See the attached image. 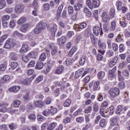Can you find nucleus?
I'll return each mask as SVG.
<instances>
[{
  "label": "nucleus",
  "mask_w": 130,
  "mask_h": 130,
  "mask_svg": "<svg viewBox=\"0 0 130 130\" xmlns=\"http://www.w3.org/2000/svg\"><path fill=\"white\" fill-rule=\"evenodd\" d=\"M86 0V5L88 8L92 9L94 8H98L100 6L99 0Z\"/></svg>",
  "instance_id": "nucleus-1"
},
{
  "label": "nucleus",
  "mask_w": 130,
  "mask_h": 130,
  "mask_svg": "<svg viewBox=\"0 0 130 130\" xmlns=\"http://www.w3.org/2000/svg\"><path fill=\"white\" fill-rule=\"evenodd\" d=\"M120 91L118 88H111L109 90V94L112 98H115L116 96L119 95Z\"/></svg>",
  "instance_id": "nucleus-2"
},
{
  "label": "nucleus",
  "mask_w": 130,
  "mask_h": 130,
  "mask_svg": "<svg viewBox=\"0 0 130 130\" xmlns=\"http://www.w3.org/2000/svg\"><path fill=\"white\" fill-rule=\"evenodd\" d=\"M15 46V42L12 39L7 40L4 45V48L10 49Z\"/></svg>",
  "instance_id": "nucleus-3"
},
{
  "label": "nucleus",
  "mask_w": 130,
  "mask_h": 130,
  "mask_svg": "<svg viewBox=\"0 0 130 130\" xmlns=\"http://www.w3.org/2000/svg\"><path fill=\"white\" fill-rule=\"evenodd\" d=\"M24 5L22 4L16 5L15 7L14 12L16 14H21L24 11Z\"/></svg>",
  "instance_id": "nucleus-4"
},
{
  "label": "nucleus",
  "mask_w": 130,
  "mask_h": 130,
  "mask_svg": "<svg viewBox=\"0 0 130 130\" xmlns=\"http://www.w3.org/2000/svg\"><path fill=\"white\" fill-rule=\"evenodd\" d=\"M36 77V74H33L32 77H29V78H26L22 81V84L23 85H30L31 82L34 80L35 77Z\"/></svg>",
  "instance_id": "nucleus-5"
},
{
  "label": "nucleus",
  "mask_w": 130,
  "mask_h": 130,
  "mask_svg": "<svg viewBox=\"0 0 130 130\" xmlns=\"http://www.w3.org/2000/svg\"><path fill=\"white\" fill-rule=\"evenodd\" d=\"M52 38L51 39H54L55 37V33H56V31H57V25L55 23H53L52 26L51 27L50 30Z\"/></svg>",
  "instance_id": "nucleus-6"
},
{
  "label": "nucleus",
  "mask_w": 130,
  "mask_h": 130,
  "mask_svg": "<svg viewBox=\"0 0 130 130\" xmlns=\"http://www.w3.org/2000/svg\"><path fill=\"white\" fill-rule=\"evenodd\" d=\"M87 27V23L85 22H81L79 24H76L74 26V29L76 31H80V29H84Z\"/></svg>",
  "instance_id": "nucleus-7"
},
{
  "label": "nucleus",
  "mask_w": 130,
  "mask_h": 130,
  "mask_svg": "<svg viewBox=\"0 0 130 130\" xmlns=\"http://www.w3.org/2000/svg\"><path fill=\"white\" fill-rule=\"evenodd\" d=\"M102 18L104 23H108L110 21V16L108 13L104 12L102 14Z\"/></svg>",
  "instance_id": "nucleus-8"
},
{
  "label": "nucleus",
  "mask_w": 130,
  "mask_h": 130,
  "mask_svg": "<svg viewBox=\"0 0 130 130\" xmlns=\"http://www.w3.org/2000/svg\"><path fill=\"white\" fill-rule=\"evenodd\" d=\"M93 33L96 36H99L100 34L101 36L103 35V31H102V28L100 29V27L98 26H95L93 29Z\"/></svg>",
  "instance_id": "nucleus-9"
},
{
  "label": "nucleus",
  "mask_w": 130,
  "mask_h": 130,
  "mask_svg": "<svg viewBox=\"0 0 130 130\" xmlns=\"http://www.w3.org/2000/svg\"><path fill=\"white\" fill-rule=\"evenodd\" d=\"M114 70H116V67H115L113 68V70H111L109 71V75H108V79L109 80H112L114 79L115 77H116V75L114 74Z\"/></svg>",
  "instance_id": "nucleus-10"
},
{
  "label": "nucleus",
  "mask_w": 130,
  "mask_h": 130,
  "mask_svg": "<svg viewBox=\"0 0 130 130\" xmlns=\"http://www.w3.org/2000/svg\"><path fill=\"white\" fill-rule=\"evenodd\" d=\"M62 9H63V5H60L57 10V19L59 20L60 16H61V12H62Z\"/></svg>",
  "instance_id": "nucleus-11"
},
{
  "label": "nucleus",
  "mask_w": 130,
  "mask_h": 130,
  "mask_svg": "<svg viewBox=\"0 0 130 130\" xmlns=\"http://www.w3.org/2000/svg\"><path fill=\"white\" fill-rule=\"evenodd\" d=\"M29 49V47L28 46V45L26 44H23L20 50V52L21 53H25V52H27Z\"/></svg>",
  "instance_id": "nucleus-12"
},
{
  "label": "nucleus",
  "mask_w": 130,
  "mask_h": 130,
  "mask_svg": "<svg viewBox=\"0 0 130 130\" xmlns=\"http://www.w3.org/2000/svg\"><path fill=\"white\" fill-rule=\"evenodd\" d=\"M83 72H84V68H81L79 70H78L77 71L75 72V78L76 79H79L80 77H82L83 75Z\"/></svg>",
  "instance_id": "nucleus-13"
},
{
  "label": "nucleus",
  "mask_w": 130,
  "mask_h": 130,
  "mask_svg": "<svg viewBox=\"0 0 130 130\" xmlns=\"http://www.w3.org/2000/svg\"><path fill=\"white\" fill-rule=\"evenodd\" d=\"M117 119H118V118L116 117H114L111 118L110 127L116 125V123H117Z\"/></svg>",
  "instance_id": "nucleus-14"
},
{
  "label": "nucleus",
  "mask_w": 130,
  "mask_h": 130,
  "mask_svg": "<svg viewBox=\"0 0 130 130\" xmlns=\"http://www.w3.org/2000/svg\"><path fill=\"white\" fill-rule=\"evenodd\" d=\"M8 81H10V76L8 75H5L1 78L0 80L1 84H5L7 83Z\"/></svg>",
  "instance_id": "nucleus-15"
},
{
  "label": "nucleus",
  "mask_w": 130,
  "mask_h": 130,
  "mask_svg": "<svg viewBox=\"0 0 130 130\" xmlns=\"http://www.w3.org/2000/svg\"><path fill=\"white\" fill-rule=\"evenodd\" d=\"M28 28H30V23L24 24L21 27V32H25L28 30Z\"/></svg>",
  "instance_id": "nucleus-16"
},
{
  "label": "nucleus",
  "mask_w": 130,
  "mask_h": 130,
  "mask_svg": "<svg viewBox=\"0 0 130 130\" xmlns=\"http://www.w3.org/2000/svg\"><path fill=\"white\" fill-rule=\"evenodd\" d=\"M45 106V103L41 101H38L35 102V106L36 107H39L40 108H42Z\"/></svg>",
  "instance_id": "nucleus-17"
},
{
  "label": "nucleus",
  "mask_w": 130,
  "mask_h": 130,
  "mask_svg": "<svg viewBox=\"0 0 130 130\" xmlns=\"http://www.w3.org/2000/svg\"><path fill=\"white\" fill-rule=\"evenodd\" d=\"M115 29H116V22L112 21L111 22V26L109 28V30L111 32H113V31L115 30Z\"/></svg>",
  "instance_id": "nucleus-18"
},
{
  "label": "nucleus",
  "mask_w": 130,
  "mask_h": 130,
  "mask_svg": "<svg viewBox=\"0 0 130 130\" xmlns=\"http://www.w3.org/2000/svg\"><path fill=\"white\" fill-rule=\"evenodd\" d=\"M57 41L60 45H62L67 42V38L64 36H62V37L58 38Z\"/></svg>",
  "instance_id": "nucleus-19"
},
{
  "label": "nucleus",
  "mask_w": 130,
  "mask_h": 130,
  "mask_svg": "<svg viewBox=\"0 0 130 130\" xmlns=\"http://www.w3.org/2000/svg\"><path fill=\"white\" fill-rule=\"evenodd\" d=\"M50 48L51 49L52 55H55V54H56V53H57V47L52 44L50 46Z\"/></svg>",
  "instance_id": "nucleus-20"
},
{
  "label": "nucleus",
  "mask_w": 130,
  "mask_h": 130,
  "mask_svg": "<svg viewBox=\"0 0 130 130\" xmlns=\"http://www.w3.org/2000/svg\"><path fill=\"white\" fill-rule=\"evenodd\" d=\"M38 55V53L36 51H32L28 54V57H30L31 58H36Z\"/></svg>",
  "instance_id": "nucleus-21"
},
{
  "label": "nucleus",
  "mask_w": 130,
  "mask_h": 130,
  "mask_svg": "<svg viewBox=\"0 0 130 130\" xmlns=\"http://www.w3.org/2000/svg\"><path fill=\"white\" fill-rule=\"evenodd\" d=\"M20 89H21V86H18L11 87L9 89V90L10 92H18Z\"/></svg>",
  "instance_id": "nucleus-22"
},
{
  "label": "nucleus",
  "mask_w": 130,
  "mask_h": 130,
  "mask_svg": "<svg viewBox=\"0 0 130 130\" xmlns=\"http://www.w3.org/2000/svg\"><path fill=\"white\" fill-rule=\"evenodd\" d=\"M38 25L41 27L42 30H44L47 27V24L44 21H40Z\"/></svg>",
  "instance_id": "nucleus-23"
},
{
  "label": "nucleus",
  "mask_w": 130,
  "mask_h": 130,
  "mask_svg": "<svg viewBox=\"0 0 130 130\" xmlns=\"http://www.w3.org/2000/svg\"><path fill=\"white\" fill-rule=\"evenodd\" d=\"M18 25H22L24 23H26V17H22L17 21Z\"/></svg>",
  "instance_id": "nucleus-24"
},
{
  "label": "nucleus",
  "mask_w": 130,
  "mask_h": 130,
  "mask_svg": "<svg viewBox=\"0 0 130 130\" xmlns=\"http://www.w3.org/2000/svg\"><path fill=\"white\" fill-rule=\"evenodd\" d=\"M16 20L14 19H11L9 22V26L10 28L13 29V28H15V27H16Z\"/></svg>",
  "instance_id": "nucleus-25"
},
{
  "label": "nucleus",
  "mask_w": 130,
  "mask_h": 130,
  "mask_svg": "<svg viewBox=\"0 0 130 130\" xmlns=\"http://www.w3.org/2000/svg\"><path fill=\"white\" fill-rule=\"evenodd\" d=\"M43 30L41 27L38 24L36 28L34 29V32L35 34H39V33H41Z\"/></svg>",
  "instance_id": "nucleus-26"
},
{
  "label": "nucleus",
  "mask_w": 130,
  "mask_h": 130,
  "mask_svg": "<svg viewBox=\"0 0 130 130\" xmlns=\"http://www.w3.org/2000/svg\"><path fill=\"white\" fill-rule=\"evenodd\" d=\"M100 85V82L99 81H96L93 86V89L94 91H96V90H100V86H99Z\"/></svg>",
  "instance_id": "nucleus-27"
},
{
  "label": "nucleus",
  "mask_w": 130,
  "mask_h": 130,
  "mask_svg": "<svg viewBox=\"0 0 130 130\" xmlns=\"http://www.w3.org/2000/svg\"><path fill=\"white\" fill-rule=\"evenodd\" d=\"M118 79L120 82H123L124 81V77L122 75L121 72L119 70L118 71Z\"/></svg>",
  "instance_id": "nucleus-28"
},
{
  "label": "nucleus",
  "mask_w": 130,
  "mask_h": 130,
  "mask_svg": "<svg viewBox=\"0 0 130 130\" xmlns=\"http://www.w3.org/2000/svg\"><path fill=\"white\" fill-rule=\"evenodd\" d=\"M73 62H74V59L72 58L67 59L65 61L64 64H66L67 66H71V64H73Z\"/></svg>",
  "instance_id": "nucleus-29"
},
{
  "label": "nucleus",
  "mask_w": 130,
  "mask_h": 130,
  "mask_svg": "<svg viewBox=\"0 0 130 130\" xmlns=\"http://www.w3.org/2000/svg\"><path fill=\"white\" fill-rule=\"evenodd\" d=\"M87 60V57L85 56H82L80 58L79 64L80 66H84L85 64V62Z\"/></svg>",
  "instance_id": "nucleus-30"
},
{
  "label": "nucleus",
  "mask_w": 130,
  "mask_h": 130,
  "mask_svg": "<svg viewBox=\"0 0 130 130\" xmlns=\"http://www.w3.org/2000/svg\"><path fill=\"white\" fill-rule=\"evenodd\" d=\"M55 126H56V123L52 122L48 125L47 129L48 130L54 129V128H55Z\"/></svg>",
  "instance_id": "nucleus-31"
},
{
  "label": "nucleus",
  "mask_w": 130,
  "mask_h": 130,
  "mask_svg": "<svg viewBox=\"0 0 130 130\" xmlns=\"http://www.w3.org/2000/svg\"><path fill=\"white\" fill-rule=\"evenodd\" d=\"M116 6L117 7V9L118 11L121 10V9H122V3H121V1H117L116 3Z\"/></svg>",
  "instance_id": "nucleus-32"
},
{
  "label": "nucleus",
  "mask_w": 130,
  "mask_h": 130,
  "mask_svg": "<svg viewBox=\"0 0 130 130\" xmlns=\"http://www.w3.org/2000/svg\"><path fill=\"white\" fill-rule=\"evenodd\" d=\"M36 69L37 70H41L43 69V63L41 61L38 62L36 66Z\"/></svg>",
  "instance_id": "nucleus-33"
},
{
  "label": "nucleus",
  "mask_w": 130,
  "mask_h": 130,
  "mask_svg": "<svg viewBox=\"0 0 130 130\" xmlns=\"http://www.w3.org/2000/svg\"><path fill=\"white\" fill-rule=\"evenodd\" d=\"M98 77L100 80L103 79L105 77V72L103 71H100L98 74Z\"/></svg>",
  "instance_id": "nucleus-34"
},
{
  "label": "nucleus",
  "mask_w": 130,
  "mask_h": 130,
  "mask_svg": "<svg viewBox=\"0 0 130 130\" xmlns=\"http://www.w3.org/2000/svg\"><path fill=\"white\" fill-rule=\"evenodd\" d=\"M63 67L61 65L59 67L57 68V70L56 71V74H57L58 75H59V74H61L62 73V71H63Z\"/></svg>",
  "instance_id": "nucleus-35"
},
{
  "label": "nucleus",
  "mask_w": 130,
  "mask_h": 130,
  "mask_svg": "<svg viewBox=\"0 0 130 130\" xmlns=\"http://www.w3.org/2000/svg\"><path fill=\"white\" fill-rule=\"evenodd\" d=\"M76 121L78 123H82L85 121V118L84 117H78L76 118Z\"/></svg>",
  "instance_id": "nucleus-36"
},
{
  "label": "nucleus",
  "mask_w": 130,
  "mask_h": 130,
  "mask_svg": "<svg viewBox=\"0 0 130 130\" xmlns=\"http://www.w3.org/2000/svg\"><path fill=\"white\" fill-rule=\"evenodd\" d=\"M43 81V76H39L35 80V84H39V83H40V82H42Z\"/></svg>",
  "instance_id": "nucleus-37"
},
{
  "label": "nucleus",
  "mask_w": 130,
  "mask_h": 130,
  "mask_svg": "<svg viewBox=\"0 0 130 130\" xmlns=\"http://www.w3.org/2000/svg\"><path fill=\"white\" fill-rule=\"evenodd\" d=\"M51 109H49V112L52 113V114H55L57 112V109L56 108H53V106H51Z\"/></svg>",
  "instance_id": "nucleus-38"
},
{
  "label": "nucleus",
  "mask_w": 130,
  "mask_h": 130,
  "mask_svg": "<svg viewBox=\"0 0 130 130\" xmlns=\"http://www.w3.org/2000/svg\"><path fill=\"white\" fill-rule=\"evenodd\" d=\"M90 37L91 43H92V44H95V43H96V37L95 36V35L91 33L90 34Z\"/></svg>",
  "instance_id": "nucleus-39"
},
{
  "label": "nucleus",
  "mask_w": 130,
  "mask_h": 130,
  "mask_svg": "<svg viewBox=\"0 0 130 130\" xmlns=\"http://www.w3.org/2000/svg\"><path fill=\"white\" fill-rule=\"evenodd\" d=\"M11 19V16L9 15H6L2 17V21L4 22H7V21H9Z\"/></svg>",
  "instance_id": "nucleus-40"
},
{
  "label": "nucleus",
  "mask_w": 130,
  "mask_h": 130,
  "mask_svg": "<svg viewBox=\"0 0 130 130\" xmlns=\"http://www.w3.org/2000/svg\"><path fill=\"white\" fill-rule=\"evenodd\" d=\"M123 109V108L121 105L118 106L117 108V110L116 111V113H117L118 115L120 114Z\"/></svg>",
  "instance_id": "nucleus-41"
},
{
  "label": "nucleus",
  "mask_w": 130,
  "mask_h": 130,
  "mask_svg": "<svg viewBox=\"0 0 130 130\" xmlns=\"http://www.w3.org/2000/svg\"><path fill=\"white\" fill-rule=\"evenodd\" d=\"M83 111V110L82 109H79L78 110H77L74 113V116H79V115H81L82 114V112Z\"/></svg>",
  "instance_id": "nucleus-42"
},
{
  "label": "nucleus",
  "mask_w": 130,
  "mask_h": 130,
  "mask_svg": "<svg viewBox=\"0 0 130 130\" xmlns=\"http://www.w3.org/2000/svg\"><path fill=\"white\" fill-rule=\"evenodd\" d=\"M101 127H104L106 125V120L105 119H102L100 122Z\"/></svg>",
  "instance_id": "nucleus-43"
},
{
  "label": "nucleus",
  "mask_w": 130,
  "mask_h": 130,
  "mask_svg": "<svg viewBox=\"0 0 130 130\" xmlns=\"http://www.w3.org/2000/svg\"><path fill=\"white\" fill-rule=\"evenodd\" d=\"M20 104H21V102L18 100H15L13 101L14 107H19V106H20Z\"/></svg>",
  "instance_id": "nucleus-44"
},
{
  "label": "nucleus",
  "mask_w": 130,
  "mask_h": 130,
  "mask_svg": "<svg viewBox=\"0 0 130 130\" xmlns=\"http://www.w3.org/2000/svg\"><path fill=\"white\" fill-rule=\"evenodd\" d=\"M126 66H127V62H126V61H123L119 64V68L121 70L122 69H124Z\"/></svg>",
  "instance_id": "nucleus-45"
},
{
  "label": "nucleus",
  "mask_w": 130,
  "mask_h": 130,
  "mask_svg": "<svg viewBox=\"0 0 130 130\" xmlns=\"http://www.w3.org/2000/svg\"><path fill=\"white\" fill-rule=\"evenodd\" d=\"M6 1L5 0L0 1V10H3L6 7Z\"/></svg>",
  "instance_id": "nucleus-46"
},
{
  "label": "nucleus",
  "mask_w": 130,
  "mask_h": 130,
  "mask_svg": "<svg viewBox=\"0 0 130 130\" xmlns=\"http://www.w3.org/2000/svg\"><path fill=\"white\" fill-rule=\"evenodd\" d=\"M49 8H50V6H49V4L48 3H46L44 4L42 7V9L43 11H48V10H49Z\"/></svg>",
  "instance_id": "nucleus-47"
},
{
  "label": "nucleus",
  "mask_w": 130,
  "mask_h": 130,
  "mask_svg": "<svg viewBox=\"0 0 130 130\" xmlns=\"http://www.w3.org/2000/svg\"><path fill=\"white\" fill-rule=\"evenodd\" d=\"M122 74L123 76H125V77H127L128 78H129V72L128 71V70H123L122 71Z\"/></svg>",
  "instance_id": "nucleus-48"
},
{
  "label": "nucleus",
  "mask_w": 130,
  "mask_h": 130,
  "mask_svg": "<svg viewBox=\"0 0 130 130\" xmlns=\"http://www.w3.org/2000/svg\"><path fill=\"white\" fill-rule=\"evenodd\" d=\"M39 59L42 60V61H44L46 59V54L45 53H42L40 56Z\"/></svg>",
  "instance_id": "nucleus-49"
},
{
  "label": "nucleus",
  "mask_w": 130,
  "mask_h": 130,
  "mask_svg": "<svg viewBox=\"0 0 130 130\" xmlns=\"http://www.w3.org/2000/svg\"><path fill=\"white\" fill-rule=\"evenodd\" d=\"M122 37H123V36L119 34L118 35L117 39H116V41H117V42H121V41L123 40V39L122 38Z\"/></svg>",
  "instance_id": "nucleus-50"
},
{
  "label": "nucleus",
  "mask_w": 130,
  "mask_h": 130,
  "mask_svg": "<svg viewBox=\"0 0 130 130\" xmlns=\"http://www.w3.org/2000/svg\"><path fill=\"white\" fill-rule=\"evenodd\" d=\"M119 52H123L125 50L124 45L121 44L119 46Z\"/></svg>",
  "instance_id": "nucleus-51"
},
{
  "label": "nucleus",
  "mask_w": 130,
  "mask_h": 130,
  "mask_svg": "<svg viewBox=\"0 0 130 130\" xmlns=\"http://www.w3.org/2000/svg\"><path fill=\"white\" fill-rule=\"evenodd\" d=\"M72 103V101L71 100H67L64 103L63 106L64 107H69L71 104Z\"/></svg>",
  "instance_id": "nucleus-52"
},
{
  "label": "nucleus",
  "mask_w": 130,
  "mask_h": 130,
  "mask_svg": "<svg viewBox=\"0 0 130 130\" xmlns=\"http://www.w3.org/2000/svg\"><path fill=\"white\" fill-rule=\"evenodd\" d=\"M89 71H90V70H89V68H86L85 69H84L83 68V72L82 73V78L85 77L86 75H88V74H89Z\"/></svg>",
  "instance_id": "nucleus-53"
},
{
  "label": "nucleus",
  "mask_w": 130,
  "mask_h": 130,
  "mask_svg": "<svg viewBox=\"0 0 130 130\" xmlns=\"http://www.w3.org/2000/svg\"><path fill=\"white\" fill-rule=\"evenodd\" d=\"M76 51H77V48H76V47H73L69 52V55H73Z\"/></svg>",
  "instance_id": "nucleus-54"
},
{
  "label": "nucleus",
  "mask_w": 130,
  "mask_h": 130,
  "mask_svg": "<svg viewBox=\"0 0 130 130\" xmlns=\"http://www.w3.org/2000/svg\"><path fill=\"white\" fill-rule=\"evenodd\" d=\"M113 50L115 51H118V45L116 43H113L112 44Z\"/></svg>",
  "instance_id": "nucleus-55"
},
{
  "label": "nucleus",
  "mask_w": 130,
  "mask_h": 130,
  "mask_svg": "<svg viewBox=\"0 0 130 130\" xmlns=\"http://www.w3.org/2000/svg\"><path fill=\"white\" fill-rule=\"evenodd\" d=\"M6 69L7 65L6 64H0V72H4V71H6Z\"/></svg>",
  "instance_id": "nucleus-56"
},
{
  "label": "nucleus",
  "mask_w": 130,
  "mask_h": 130,
  "mask_svg": "<svg viewBox=\"0 0 130 130\" xmlns=\"http://www.w3.org/2000/svg\"><path fill=\"white\" fill-rule=\"evenodd\" d=\"M107 54L108 56L111 57V56H113V55H114V52H113V51L109 50L107 51Z\"/></svg>",
  "instance_id": "nucleus-57"
},
{
  "label": "nucleus",
  "mask_w": 130,
  "mask_h": 130,
  "mask_svg": "<svg viewBox=\"0 0 130 130\" xmlns=\"http://www.w3.org/2000/svg\"><path fill=\"white\" fill-rule=\"evenodd\" d=\"M71 120H72V118H71V117H68L63 119V123H65V124L69 123L70 122H71Z\"/></svg>",
  "instance_id": "nucleus-58"
},
{
  "label": "nucleus",
  "mask_w": 130,
  "mask_h": 130,
  "mask_svg": "<svg viewBox=\"0 0 130 130\" xmlns=\"http://www.w3.org/2000/svg\"><path fill=\"white\" fill-rule=\"evenodd\" d=\"M9 126L10 129H16L17 128V125L14 123L10 124Z\"/></svg>",
  "instance_id": "nucleus-59"
},
{
  "label": "nucleus",
  "mask_w": 130,
  "mask_h": 130,
  "mask_svg": "<svg viewBox=\"0 0 130 130\" xmlns=\"http://www.w3.org/2000/svg\"><path fill=\"white\" fill-rule=\"evenodd\" d=\"M109 110H110V115H112L113 113H114V106H111L109 107Z\"/></svg>",
  "instance_id": "nucleus-60"
},
{
  "label": "nucleus",
  "mask_w": 130,
  "mask_h": 130,
  "mask_svg": "<svg viewBox=\"0 0 130 130\" xmlns=\"http://www.w3.org/2000/svg\"><path fill=\"white\" fill-rule=\"evenodd\" d=\"M7 38H8V36L6 35L2 36L0 37V42L3 43Z\"/></svg>",
  "instance_id": "nucleus-61"
},
{
  "label": "nucleus",
  "mask_w": 130,
  "mask_h": 130,
  "mask_svg": "<svg viewBox=\"0 0 130 130\" xmlns=\"http://www.w3.org/2000/svg\"><path fill=\"white\" fill-rule=\"evenodd\" d=\"M90 76H86L83 80L84 83H89L90 82Z\"/></svg>",
  "instance_id": "nucleus-62"
},
{
  "label": "nucleus",
  "mask_w": 130,
  "mask_h": 130,
  "mask_svg": "<svg viewBox=\"0 0 130 130\" xmlns=\"http://www.w3.org/2000/svg\"><path fill=\"white\" fill-rule=\"evenodd\" d=\"M111 61L114 64H116V62L118 61V56H116L114 58L111 60Z\"/></svg>",
  "instance_id": "nucleus-63"
},
{
  "label": "nucleus",
  "mask_w": 130,
  "mask_h": 130,
  "mask_svg": "<svg viewBox=\"0 0 130 130\" xmlns=\"http://www.w3.org/2000/svg\"><path fill=\"white\" fill-rule=\"evenodd\" d=\"M28 68H32L35 66V61L31 60L28 64Z\"/></svg>",
  "instance_id": "nucleus-64"
}]
</instances>
